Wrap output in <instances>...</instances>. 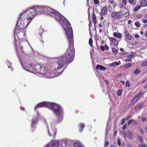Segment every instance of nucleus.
I'll return each mask as SVG.
<instances>
[{
	"label": "nucleus",
	"instance_id": "nucleus-1",
	"mask_svg": "<svg viewBox=\"0 0 147 147\" xmlns=\"http://www.w3.org/2000/svg\"><path fill=\"white\" fill-rule=\"evenodd\" d=\"M66 34L69 42V47L64 55L59 58L54 64V71L56 74L57 76L61 75L66 67H65L61 72H58V71L61 69L66 64H69L71 62L74 58L75 51L74 47L73 31Z\"/></svg>",
	"mask_w": 147,
	"mask_h": 147
},
{
	"label": "nucleus",
	"instance_id": "nucleus-2",
	"mask_svg": "<svg viewBox=\"0 0 147 147\" xmlns=\"http://www.w3.org/2000/svg\"><path fill=\"white\" fill-rule=\"evenodd\" d=\"M43 107H47L53 112L58 119V122L62 121L63 119V111L59 105L53 102H43L38 104L34 109L36 111L38 108Z\"/></svg>",
	"mask_w": 147,
	"mask_h": 147
},
{
	"label": "nucleus",
	"instance_id": "nucleus-3",
	"mask_svg": "<svg viewBox=\"0 0 147 147\" xmlns=\"http://www.w3.org/2000/svg\"><path fill=\"white\" fill-rule=\"evenodd\" d=\"M49 15L54 17L57 21L62 25L66 34L73 31L69 22L58 12L52 9Z\"/></svg>",
	"mask_w": 147,
	"mask_h": 147
},
{
	"label": "nucleus",
	"instance_id": "nucleus-4",
	"mask_svg": "<svg viewBox=\"0 0 147 147\" xmlns=\"http://www.w3.org/2000/svg\"><path fill=\"white\" fill-rule=\"evenodd\" d=\"M36 14V11L33 8V7H30L29 9L24 11L23 13H21L19 17H17V25L18 24V22L22 16H25L28 17L27 22L28 25L31 22L32 19L34 17L35 15Z\"/></svg>",
	"mask_w": 147,
	"mask_h": 147
},
{
	"label": "nucleus",
	"instance_id": "nucleus-5",
	"mask_svg": "<svg viewBox=\"0 0 147 147\" xmlns=\"http://www.w3.org/2000/svg\"><path fill=\"white\" fill-rule=\"evenodd\" d=\"M29 67H28L30 69H32L35 70V71L37 73L39 74H42V71L44 69V68L41 66L40 65H36L35 66H34V67H33L34 65L33 64L32 65L30 64H29Z\"/></svg>",
	"mask_w": 147,
	"mask_h": 147
},
{
	"label": "nucleus",
	"instance_id": "nucleus-6",
	"mask_svg": "<svg viewBox=\"0 0 147 147\" xmlns=\"http://www.w3.org/2000/svg\"><path fill=\"white\" fill-rule=\"evenodd\" d=\"M111 16L114 19L119 20L123 18V14L119 11L112 12L111 14Z\"/></svg>",
	"mask_w": 147,
	"mask_h": 147
},
{
	"label": "nucleus",
	"instance_id": "nucleus-7",
	"mask_svg": "<svg viewBox=\"0 0 147 147\" xmlns=\"http://www.w3.org/2000/svg\"><path fill=\"white\" fill-rule=\"evenodd\" d=\"M59 145L58 140H52L45 147H58Z\"/></svg>",
	"mask_w": 147,
	"mask_h": 147
},
{
	"label": "nucleus",
	"instance_id": "nucleus-8",
	"mask_svg": "<svg viewBox=\"0 0 147 147\" xmlns=\"http://www.w3.org/2000/svg\"><path fill=\"white\" fill-rule=\"evenodd\" d=\"M27 24L26 25V24H24V20H21L20 21L19 26L18 25V24H17V23L16 24V27L15 30V32L16 31V30H18V28H19V29H23L26 28L28 26V25Z\"/></svg>",
	"mask_w": 147,
	"mask_h": 147
},
{
	"label": "nucleus",
	"instance_id": "nucleus-9",
	"mask_svg": "<svg viewBox=\"0 0 147 147\" xmlns=\"http://www.w3.org/2000/svg\"><path fill=\"white\" fill-rule=\"evenodd\" d=\"M45 7L33 6V8L36 11L37 14L44 13Z\"/></svg>",
	"mask_w": 147,
	"mask_h": 147
},
{
	"label": "nucleus",
	"instance_id": "nucleus-10",
	"mask_svg": "<svg viewBox=\"0 0 147 147\" xmlns=\"http://www.w3.org/2000/svg\"><path fill=\"white\" fill-rule=\"evenodd\" d=\"M57 132V130L55 128H53L51 130V132L48 130V133L50 136H51L52 135H53L54 137L55 138V137Z\"/></svg>",
	"mask_w": 147,
	"mask_h": 147
},
{
	"label": "nucleus",
	"instance_id": "nucleus-11",
	"mask_svg": "<svg viewBox=\"0 0 147 147\" xmlns=\"http://www.w3.org/2000/svg\"><path fill=\"white\" fill-rule=\"evenodd\" d=\"M107 12V7L106 6L102 7L101 9V12L100 15L101 16H103L106 14Z\"/></svg>",
	"mask_w": 147,
	"mask_h": 147
},
{
	"label": "nucleus",
	"instance_id": "nucleus-12",
	"mask_svg": "<svg viewBox=\"0 0 147 147\" xmlns=\"http://www.w3.org/2000/svg\"><path fill=\"white\" fill-rule=\"evenodd\" d=\"M52 9L50 7H45L44 13H45L49 15Z\"/></svg>",
	"mask_w": 147,
	"mask_h": 147
},
{
	"label": "nucleus",
	"instance_id": "nucleus-13",
	"mask_svg": "<svg viewBox=\"0 0 147 147\" xmlns=\"http://www.w3.org/2000/svg\"><path fill=\"white\" fill-rule=\"evenodd\" d=\"M144 95V94L142 93L141 92H140L136 95L133 98V99L137 100V101L140 99L141 97Z\"/></svg>",
	"mask_w": 147,
	"mask_h": 147
},
{
	"label": "nucleus",
	"instance_id": "nucleus-14",
	"mask_svg": "<svg viewBox=\"0 0 147 147\" xmlns=\"http://www.w3.org/2000/svg\"><path fill=\"white\" fill-rule=\"evenodd\" d=\"M124 33L126 38L129 40H131V36L127 30H125Z\"/></svg>",
	"mask_w": 147,
	"mask_h": 147
},
{
	"label": "nucleus",
	"instance_id": "nucleus-15",
	"mask_svg": "<svg viewBox=\"0 0 147 147\" xmlns=\"http://www.w3.org/2000/svg\"><path fill=\"white\" fill-rule=\"evenodd\" d=\"M109 39L110 41L112 42L114 45H118L119 42L116 39L112 37H110Z\"/></svg>",
	"mask_w": 147,
	"mask_h": 147
},
{
	"label": "nucleus",
	"instance_id": "nucleus-16",
	"mask_svg": "<svg viewBox=\"0 0 147 147\" xmlns=\"http://www.w3.org/2000/svg\"><path fill=\"white\" fill-rule=\"evenodd\" d=\"M74 147H83L82 144L79 141L74 142Z\"/></svg>",
	"mask_w": 147,
	"mask_h": 147
},
{
	"label": "nucleus",
	"instance_id": "nucleus-17",
	"mask_svg": "<svg viewBox=\"0 0 147 147\" xmlns=\"http://www.w3.org/2000/svg\"><path fill=\"white\" fill-rule=\"evenodd\" d=\"M139 2L142 7H146L147 6V1L146 0H140Z\"/></svg>",
	"mask_w": 147,
	"mask_h": 147
},
{
	"label": "nucleus",
	"instance_id": "nucleus-18",
	"mask_svg": "<svg viewBox=\"0 0 147 147\" xmlns=\"http://www.w3.org/2000/svg\"><path fill=\"white\" fill-rule=\"evenodd\" d=\"M99 68L100 70L101 71L103 70V71H105L106 69V68L98 64L96 66V69L97 70H98Z\"/></svg>",
	"mask_w": 147,
	"mask_h": 147
},
{
	"label": "nucleus",
	"instance_id": "nucleus-19",
	"mask_svg": "<svg viewBox=\"0 0 147 147\" xmlns=\"http://www.w3.org/2000/svg\"><path fill=\"white\" fill-rule=\"evenodd\" d=\"M85 126V124L83 123H81L79 124L78 127L80 129L79 130L80 132H81L82 131L83 129L84 128Z\"/></svg>",
	"mask_w": 147,
	"mask_h": 147
},
{
	"label": "nucleus",
	"instance_id": "nucleus-20",
	"mask_svg": "<svg viewBox=\"0 0 147 147\" xmlns=\"http://www.w3.org/2000/svg\"><path fill=\"white\" fill-rule=\"evenodd\" d=\"M143 105V104L142 103L136 105L134 107L135 110H138L141 109L142 108Z\"/></svg>",
	"mask_w": 147,
	"mask_h": 147
},
{
	"label": "nucleus",
	"instance_id": "nucleus-21",
	"mask_svg": "<svg viewBox=\"0 0 147 147\" xmlns=\"http://www.w3.org/2000/svg\"><path fill=\"white\" fill-rule=\"evenodd\" d=\"M92 19L93 20V22L94 25V26L95 27L96 23V18L95 14L93 13L92 14Z\"/></svg>",
	"mask_w": 147,
	"mask_h": 147
},
{
	"label": "nucleus",
	"instance_id": "nucleus-22",
	"mask_svg": "<svg viewBox=\"0 0 147 147\" xmlns=\"http://www.w3.org/2000/svg\"><path fill=\"white\" fill-rule=\"evenodd\" d=\"M121 64V62L120 61H118V62H115L113 63L110 64V65L111 66L115 67L116 66H118Z\"/></svg>",
	"mask_w": 147,
	"mask_h": 147
},
{
	"label": "nucleus",
	"instance_id": "nucleus-23",
	"mask_svg": "<svg viewBox=\"0 0 147 147\" xmlns=\"http://www.w3.org/2000/svg\"><path fill=\"white\" fill-rule=\"evenodd\" d=\"M37 119H33L32 121L31 127H34V125L37 123Z\"/></svg>",
	"mask_w": 147,
	"mask_h": 147
},
{
	"label": "nucleus",
	"instance_id": "nucleus-24",
	"mask_svg": "<svg viewBox=\"0 0 147 147\" xmlns=\"http://www.w3.org/2000/svg\"><path fill=\"white\" fill-rule=\"evenodd\" d=\"M127 137L129 139H131L133 138V137L132 134L130 131H128L127 133Z\"/></svg>",
	"mask_w": 147,
	"mask_h": 147
},
{
	"label": "nucleus",
	"instance_id": "nucleus-25",
	"mask_svg": "<svg viewBox=\"0 0 147 147\" xmlns=\"http://www.w3.org/2000/svg\"><path fill=\"white\" fill-rule=\"evenodd\" d=\"M137 102V100L133 99V100L129 104L130 106H132L134 105Z\"/></svg>",
	"mask_w": 147,
	"mask_h": 147
},
{
	"label": "nucleus",
	"instance_id": "nucleus-26",
	"mask_svg": "<svg viewBox=\"0 0 147 147\" xmlns=\"http://www.w3.org/2000/svg\"><path fill=\"white\" fill-rule=\"evenodd\" d=\"M122 90H118L117 93V95L118 96H120L122 94Z\"/></svg>",
	"mask_w": 147,
	"mask_h": 147
},
{
	"label": "nucleus",
	"instance_id": "nucleus-27",
	"mask_svg": "<svg viewBox=\"0 0 147 147\" xmlns=\"http://www.w3.org/2000/svg\"><path fill=\"white\" fill-rule=\"evenodd\" d=\"M131 66L132 64L131 63L127 64L124 65L125 67L126 68H128L130 67Z\"/></svg>",
	"mask_w": 147,
	"mask_h": 147
},
{
	"label": "nucleus",
	"instance_id": "nucleus-28",
	"mask_svg": "<svg viewBox=\"0 0 147 147\" xmlns=\"http://www.w3.org/2000/svg\"><path fill=\"white\" fill-rule=\"evenodd\" d=\"M93 43V41L92 38H90L89 40V45L91 47H92V44Z\"/></svg>",
	"mask_w": 147,
	"mask_h": 147
},
{
	"label": "nucleus",
	"instance_id": "nucleus-29",
	"mask_svg": "<svg viewBox=\"0 0 147 147\" xmlns=\"http://www.w3.org/2000/svg\"><path fill=\"white\" fill-rule=\"evenodd\" d=\"M112 51L113 53L115 54H117L118 52V51L114 47H113L112 48Z\"/></svg>",
	"mask_w": 147,
	"mask_h": 147
},
{
	"label": "nucleus",
	"instance_id": "nucleus-30",
	"mask_svg": "<svg viewBox=\"0 0 147 147\" xmlns=\"http://www.w3.org/2000/svg\"><path fill=\"white\" fill-rule=\"evenodd\" d=\"M140 70L136 69L134 71V73L135 74H138L140 73Z\"/></svg>",
	"mask_w": 147,
	"mask_h": 147
},
{
	"label": "nucleus",
	"instance_id": "nucleus-31",
	"mask_svg": "<svg viewBox=\"0 0 147 147\" xmlns=\"http://www.w3.org/2000/svg\"><path fill=\"white\" fill-rule=\"evenodd\" d=\"M141 66L142 67L147 66V61L144 62L143 63L141 64Z\"/></svg>",
	"mask_w": 147,
	"mask_h": 147
},
{
	"label": "nucleus",
	"instance_id": "nucleus-32",
	"mask_svg": "<svg viewBox=\"0 0 147 147\" xmlns=\"http://www.w3.org/2000/svg\"><path fill=\"white\" fill-rule=\"evenodd\" d=\"M138 138L140 142H142L143 141V140L142 138L140 136H138Z\"/></svg>",
	"mask_w": 147,
	"mask_h": 147
},
{
	"label": "nucleus",
	"instance_id": "nucleus-33",
	"mask_svg": "<svg viewBox=\"0 0 147 147\" xmlns=\"http://www.w3.org/2000/svg\"><path fill=\"white\" fill-rule=\"evenodd\" d=\"M129 3L131 5H134V0H129Z\"/></svg>",
	"mask_w": 147,
	"mask_h": 147
},
{
	"label": "nucleus",
	"instance_id": "nucleus-34",
	"mask_svg": "<svg viewBox=\"0 0 147 147\" xmlns=\"http://www.w3.org/2000/svg\"><path fill=\"white\" fill-rule=\"evenodd\" d=\"M92 21H91L90 20H89V24H88L89 27V30H90V28H91V26L92 25Z\"/></svg>",
	"mask_w": 147,
	"mask_h": 147
},
{
	"label": "nucleus",
	"instance_id": "nucleus-35",
	"mask_svg": "<svg viewBox=\"0 0 147 147\" xmlns=\"http://www.w3.org/2000/svg\"><path fill=\"white\" fill-rule=\"evenodd\" d=\"M135 25L137 27H139L140 26V23L138 22H136L135 23Z\"/></svg>",
	"mask_w": 147,
	"mask_h": 147
},
{
	"label": "nucleus",
	"instance_id": "nucleus-36",
	"mask_svg": "<svg viewBox=\"0 0 147 147\" xmlns=\"http://www.w3.org/2000/svg\"><path fill=\"white\" fill-rule=\"evenodd\" d=\"M122 3L125 6L126 5L127 2L126 0H122Z\"/></svg>",
	"mask_w": 147,
	"mask_h": 147
},
{
	"label": "nucleus",
	"instance_id": "nucleus-37",
	"mask_svg": "<svg viewBox=\"0 0 147 147\" xmlns=\"http://www.w3.org/2000/svg\"><path fill=\"white\" fill-rule=\"evenodd\" d=\"M117 37L118 38H121L122 37V35L120 33H119L117 35Z\"/></svg>",
	"mask_w": 147,
	"mask_h": 147
},
{
	"label": "nucleus",
	"instance_id": "nucleus-38",
	"mask_svg": "<svg viewBox=\"0 0 147 147\" xmlns=\"http://www.w3.org/2000/svg\"><path fill=\"white\" fill-rule=\"evenodd\" d=\"M117 142L118 145L120 146L121 145V142L120 140L119 139H118Z\"/></svg>",
	"mask_w": 147,
	"mask_h": 147
},
{
	"label": "nucleus",
	"instance_id": "nucleus-39",
	"mask_svg": "<svg viewBox=\"0 0 147 147\" xmlns=\"http://www.w3.org/2000/svg\"><path fill=\"white\" fill-rule=\"evenodd\" d=\"M125 118H123L121 120V125L123 124L125 122Z\"/></svg>",
	"mask_w": 147,
	"mask_h": 147
},
{
	"label": "nucleus",
	"instance_id": "nucleus-40",
	"mask_svg": "<svg viewBox=\"0 0 147 147\" xmlns=\"http://www.w3.org/2000/svg\"><path fill=\"white\" fill-rule=\"evenodd\" d=\"M133 121H134V120L133 119L130 120L128 121L127 123L129 125H130L131 123Z\"/></svg>",
	"mask_w": 147,
	"mask_h": 147
},
{
	"label": "nucleus",
	"instance_id": "nucleus-41",
	"mask_svg": "<svg viewBox=\"0 0 147 147\" xmlns=\"http://www.w3.org/2000/svg\"><path fill=\"white\" fill-rule=\"evenodd\" d=\"M94 1L95 5H97L99 3V1L98 0H94Z\"/></svg>",
	"mask_w": 147,
	"mask_h": 147
},
{
	"label": "nucleus",
	"instance_id": "nucleus-42",
	"mask_svg": "<svg viewBox=\"0 0 147 147\" xmlns=\"http://www.w3.org/2000/svg\"><path fill=\"white\" fill-rule=\"evenodd\" d=\"M142 22L145 23H146L147 22V20L145 19H142Z\"/></svg>",
	"mask_w": 147,
	"mask_h": 147
},
{
	"label": "nucleus",
	"instance_id": "nucleus-43",
	"mask_svg": "<svg viewBox=\"0 0 147 147\" xmlns=\"http://www.w3.org/2000/svg\"><path fill=\"white\" fill-rule=\"evenodd\" d=\"M119 8H123L124 7L123 5L121 3H120L119 4Z\"/></svg>",
	"mask_w": 147,
	"mask_h": 147
},
{
	"label": "nucleus",
	"instance_id": "nucleus-44",
	"mask_svg": "<svg viewBox=\"0 0 147 147\" xmlns=\"http://www.w3.org/2000/svg\"><path fill=\"white\" fill-rule=\"evenodd\" d=\"M118 33L117 32H115L114 33H113V36L115 37H117V34H118Z\"/></svg>",
	"mask_w": 147,
	"mask_h": 147
},
{
	"label": "nucleus",
	"instance_id": "nucleus-45",
	"mask_svg": "<svg viewBox=\"0 0 147 147\" xmlns=\"http://www.w3.org/2000/svg\"><path fill=\"white\" fill-rule=\"evenodd\" d=\"M142 14H140L138 15H136V17L137 18H140L142 17Z\"/></svg>",
	"mask_w": 147,
	"mask_h": 147
},
{
	"label": "nucleus",
	"instance_id": "nucleus-46",
	"mask_svg": "<svg viewBox=\"0 0 147 147\" xmlns=\"http://www.w3.org/2000/svg\"><path fill=\"white\" fill-rule=\"evenodd\" d=\"M104 47H105V49L106 50H107V51L109 50V47L107 45H105L104 46Z\"/></svg>",
	"mask_w": 147,
	"mask_h": 147
},
{
	"label": "nucleus",
	"instance_id": "nucleus-47",
	"mask_svg": "<svg viewBox=\"0 0 147 147\" xmlns=\"http://www.w3.org/2000/svg\"><path fill=\"white\" fill-rule=\"evenodd\" d=\"M108 7L109 8L110 7V8H109V11L110 12H111V11L112 10V7H111V6L110 5H108Z\"/></svg>",
	"mask_w": 147,
	"mask_h": 147
},
{
	"label": "nucleus",
	"instance_id": "nucleus-48",
	"mask_svg": "<svg viewBox=\"0 0 147 147\" xmlns=\"http://www.w3.org/2000/svg\"><path fill=\"white\" fill-rule=\"evenodd\" d=\"M140 146H141V147H147V146L145 144H141Z\"/></svg>",
	"mask_w": 147,
	"mask_h": 147
},
{
	"label": "nucleus",
	"instance_id": "nucleus-49",
	"mask_svg": "<svg viewBox=\"0 0 147 147\" xmlns=\"http://www.w3.org/2000/svg\"><path fill=\"white\" fill-rule=\"evenodd\" d=\"M127 124H125L122 127V129L123 130L125 129L126 128Z\"/></svg>",
	"mask_w": 147,
	"mask_h": 147
},
{
	"label": "nucleus",
	"instance_id": "nucleus-50",
	"mask_svg": "<svg viewBox=\"0 0 147 147\" xmlns=\"http://www.w3.org/2000/svg\"><path fill=\"white\" fill-rule=\"evenodd\" d=\"M126 86L129 87L130 86V84L128 81H127L126 83Z\"/></svg>",
	"mask_w": 147,
	"mask_h": 147
},
{
	"label": "nucleus",
	"instance_id": "nucleus-51",
	"mask_svg": "<svg viewBox=\"0 0 147 147\" xmlns=\"http://www.w3.org/2000/svg\"><path fill=\"white\" fill-rule=\"evenodd\" d=\"M124 15L125 17H127L129 16V13L128 12H126V13H125Z\"/></svg>",
	"mask_w": 147,
	"mask_h": 147
},
{
	"label": "nucleus",
	"instance_id": "nucleus-52",
	"mask_svg": "<svg viewBox=\"0 0 147 147\" xmlns=\"http://www.w3.org/2000/svg\"><path fill=\"white\" fill-rule=\"evenodd\" d=\"M100 48L101 49L102 51H104L105 50V47L103 46H100Z\"/></svg>",
	"mask_w": 147,
	"mask_h": 147
},
{
	"label": "nucleus",
	"instance_id": "nucleus-53",
	"mask_svg": "<svg viewBox=\"0 0 147 147\" xmlns=\"http://www.w3.org/2000/svg\"><path fill=\"white\" fill-rule=\"evenodd\" d=\"M133 56V55H130L127 56V57L129 58H132Z\"/></svg>",
	"mask_w": 147,
	"mask_h": 147
},
{
	"label": "nucleus",
	"instance_id": "nucleus-54",
	"mask_svg": "<svg viewBox=\"0 0 147 147\" xmlns=\"http://www.w3.org/2000/svg\"><path fill=\"white\" fill-rule=\"evenodd\" d=\"M142 121L143 122H144L146 121V118L145 117H142Z\"/></svg>",
	"mask_w": 147,
	"mask_h": 147
},
{
	"label": "nucleus",
	"instance_id": "nucleus-55",
	"mask_svg": "<svg viewBox=\"0 0 147 147\" xmlns=\"http://www.w3.org/2000/svg\"><path fill=\"white\" fill-rule=\"evenodd\" d=\"M114 2V1L113 0H111L110 1V0H109V3H110L111 4H113Z\"/></svg>",
	"mask_w": 147,
	"mask_h": 147
},
{
	"label": "nucleus",
	"instance_id": "nucleus-56",
	"mask_svg": "<svg viewBox=\"0 0 147 147\" xmlns=\"http://www.w3.org/2000/svg\"><path fill=\"white\" fill-rule=\"evenodd\" d=\"M138 9L137 8V7H136L134 8V11H138Z\"/></svg>",
	"mask_w": 147,
	"mask_h": 147
},
{
	"label": "nucleus",
	"instance_id": "nucleus-57",
	"mask_svg": "<svg viewBox=\"0 0 147 147\" xmlns=\"http://www.w3.org/2000/svg\"><path fill=\"white\" fill-rule=\"evenodd\" d=\"M109 142L108 141H107L106 142L105 144V145L106 146H107L109 145Z\"/></svg>",
	"mask_w": 147,
	"mask_h": 147
},
{
	"label": "nucleus",
	"instance_id": "nucleus-58",
	"mask_svg": "<svg viewBox=\"0 0 147 147\" xmlns=\"http://www.w3.org/2000/svg\"><path fill=\"white\" fill-rule=\"evenodd\" d=\"M102 27V25L100 23L98 24L99 28H101Z\"/></svg>",
	"mask_w": 147,
	"mask_h": 147
},
{
	"label": "nucleus",
	"instance_id": "nucleus-59",
	"mask_svg": "<svg viewBox=\"0 0 147 147\" xmlns=\"http://www.w3.org/2000/svg\"><path fill=\"white\" fill-rule=\"evenodd\" d=\"M142 6H141V5H140L137 6V8H138V9H139L141 8Z\"/></svg>",
	"mask_w": 147,
	"mask_h": 147
},
{
	"label": "nucleus",
	"instance_id": "nucleus-60",
	"mask_svg": "<svg viewBox=\"0 0 147 147\" xmlns=\"http://www.w3.org/2000/svg\"><path fill=\"white\" fill-rule=\"evenodd\" d=\"M135 37L136 38H138L139 37V36L137 34H136L135 36Z\"/></svg>",
	"mask_w": 147,
	"mask_h": 147
},
{
	"label": "nucleus",
	"instance_id": "nucleus-61",
	"mask_svg": "<svg viewBox=\"0 0 147 147\" xmlns=\"http://www.w3.org/2000/svg\"><path fill=\"white\" fill-rule=\"evenodd\" d=\"M125 61H131V59H125Z\"/></svg>",
	"mask_w": 147,
	"mask_h": 147
},
{
	"label": "nucleus",
	"instance_id": "nucleus-62",
	"mask_svg": "<svg viewBox=\"0 0 147 147\" xmlns=\"http://www.w3.org/2000/svg\"><path fill=\"white\" fill-rule=\"evenodd\" d=\"M104 17L103 16H101L100 17V20H103L104 19Z\"/></svg>",
	"mask_w": 147,
	"mask_h": 147
},
{
	"label": "nucleus",
	"instance_id": "nucleus-63",
	"mask_svg": "<svg viewBox=\"0 0 147 147\" xmlns=\"http://www.w3.org/2000/svg\"><path fill=\"white\" fill-rule=\"evenodd\" d=\"M131 22V20H129L128 21V23L129 24H130Z\"/></svg>",
	"mask_w": 147,
	"mask_h": 147
},
{
	"label": "nucleus",
	"instance_id": "nucleus-64",
	"mask_svg": "<svg viewBox=\"0 0 147 147\" xmlns=\"http://www.w3.org/2000/svg\"><path fill=\"white\" fill-rule=\"evenodd\" d=\"M144 88L145 89L147 88V84H146L145 86H144Z\"/></svg>",
	"mask_w": 147,
	"mask_h": 147
}]
</instances>
